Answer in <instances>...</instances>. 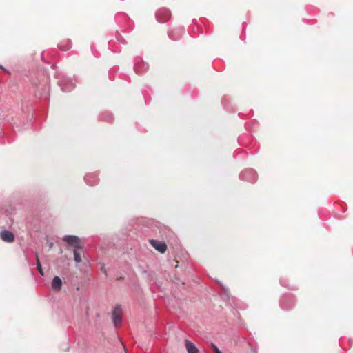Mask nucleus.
I'll use <instances>...</instances> for the list:
<instances>
[{"label":"nucleus","mask_w":353,"mask_h":353,"mask_svg":"<svg viewBox=\"0 0 353 353\" xmlns=\"http://www.w3.org/2000/svg\"><path fill=\"white\" fill-rule=\"evenodd\" d=\"M84 245L85 242L77 236L68 234V247L72 248L74 261L77 264L82 263L85 257Z\"/></svg>","instance_id":"obj_1"},{"label":"nucleus","mask_w":353,"mask_h":353,"mask_svg":"<svg viewBox=\"0 0 353 353\" xmlns=\"http://www.w3.org/2000/svg\"><path fill=\"white\" fill-rule=\"evenodd\" d=\"M257 173L252 168H248L242 171L239 174L241 180L248 181L251 183H254L257 180Z\"/></svg>","instance_id":"obj_2"},{"label":"nucleus","mask_w":353,"mask_h":353,"mask_svg":"<svg viewBox=\"0 0 353 353\" xmlns=\"http://www.w3.org/2000/svg\"><path fill=\"white\" fill-rule=\"evenodd\" d=\"M171 16L170 11L165 8L159 9L156 12L157 20L159 23H165L169 20Z\"/></svg>","instance_id":"obj_3"},{"label":"nucleus","mask_w":353,"mask_h":353,"mask_svg":"<svg viewBox=\"0 0 353 353\" xmlns=\"http://www.w3.org/2000/svg\"><path fill=\"white\" fill-rule=\"evenodd\" d=\"M185 33V29L183 27H176L168 31V34L173 41H177L180 39L182 35Z\"/></svg>","instance_id":"obj_4"},{"label":"nucleus","mask_w":353,"mask_h":353,"mask_svg":"<svg viewBox=\"0 0 353 353\" xmlns=\"http://www.w3.org/2000/svg\"><path fill=\"white\" fill-rule=\"evenodd\" d=\"M149 68L148 63L144 62L141 59H137L134 65V70L137 74H141L142 72L148 71Z\"/></svg>","instance_id":"obj_5"},{"label":"nucleus","mask_w":353,"mask_h":353,"mask_svg":"<svg viewBox=\"0 0 353 353\" xmlns=\"http://www.w3.org/2000/svg\"><path fill=\"white\" fill-rule=\"evenodd\" d=\"M280 305L283 310H290L294 307L293 298L290 295L283 296L280 301Z\"/></svg>","instance_id":"obj_6"},{"label":"nucleus","mask_w":353,"mask_h":353,"mask_svg":"<svg viewBox=\"0 0 353 353\" xmlns=\"http://www.w3.org/2000/svg\"><path fill=\"white\" fill-rule=\"evenodd\" d=\"M121 310H122L121 306L119 305H117L114 307V310L112 312V318L113 323L116 327H118V323H120L122 319L121 316Z\"/></svg>","instance_id":"obj_7"},{"label":"nucleus","mask_w":353,"mask_h":353,"mask_svg":"<svg viewBox=\"0 0 353 353\" xmlns=\"http://www.w3.org/2000/svg\"><path fill=\"white\" fill-rule=\"evenodd\" d=\"M150 242L152 246L160 253L163 254L166 251L167 245L164 242L154 239L150 240Z\"/></svg>","instance_id":"obj_8"},{"label":"nucleus","mask_w":353,"mask_h":353,"mask_svg":"<svg viewBox=\"0 0 353 353\" xmlns=\"http://www.w3.org/2000/svg\"><path fill=\"white\" fill-rule=\"evenodd\" d=\"M0 237L3 241L7 243H12L14 240V234L7 230H3L0 232Z\"/></svg>","instance_id":"obj_9"},{"label":"nucleus","mask_w":353,"mask_h":353,"mask_svg":"<svg viewBox=\"0 0 353 353\" xmlns=\"http://www.w3.org/2000/svg\"><path fill=\"white\" fill-rule=\"evenodd\" d=\"M84 180L88 185L93 186L98 183L99 178L95 173H89L85 175Z\"/></svg>","instance_id":"obj_10"},{"label":"nucleus","mask_w":353,"mask_h":353,"mask_svg":"<svg viewBox=\"0 0 353 353\" xmlns=\"http://www.w3.org/2000/svg\"><path fill=\"white\" fill-rule=\"evenodd\" d=\"M184 344L188 353H199L198 347L190 340L185 339Z\"/></svg>","instance_id":"obj_11"},{"label":"nucleus","mask_w":353,"mask_h":353,"mask_svg":"<svg viewBox=\"0 0 353 353\" xmlns=\"http://www.w3.org/2000/svg\"><path fill=\"white\" fill-rule=\"evenodd\" d=\"M63 285V282L61 278L58 276H55L52 281L51 288L54 291H59Z\"/></svg>","instance_id":"obj_12"},{"label":"nucleus","mask_w":353,"mask_h":353,"mask_svg":"<svg viewBox=\"0 0 353 353\" xmlns=\"http://www.w3.org/2000/svg\"><path fill=\"white\" fill-rule=\"evenodd\" d=\"M101 119L107 122L113 121V115L111 112H104L101 114Z\"/></svg>","instance_id":"obj_13"},{"label":"nucleus","mask_w":353,"mask_h":353,"mask_svg":"<svg viewBox=\"0 0 353 353\" xmlns=\"http://www.w3.org/2000/svg\"><path fill=\"white\" fill-rule=\"evenodd\" d=\"M116 39L120 43H122V44H125L126 42H125V39L123 38V37L119 34V33H117V35H116Z\"/></svg>","instance_id":"obj_14"},{"label":"nucleus","mask_w":353,"mask_h":353,"mask_svg":"<svg viewBox=\"0 0 353 353\" xmlns=\"http://www.w3.org/2000/svg\"><path fill=\"white\" fill-rule=\"evenodd\" d=\"M37 268L39 272V274L42 276L44 275V272L43 271V269H42V267H41V264L38 259V257L37 256Z\"/></svg>","instance_id":"obj_15"},{"label":"nucleus","mask_w":353,"mask_h":353,"mask_svg":"<svg viewBox=\"0 0 353 353\" xmlns=\"http://www.w3.org/2000/svg\"><path fill=\"white\" fill-rule=\"evenodd\" d=\"M75 87V84L74 83H72V81L69 82L68 81V85H67V88H68V92L74 89Z\"/></svg>","instance_id":"obj_16"},{"label":"nucleus","mask_w":353,"mask_h":353,"mask_svg":"<svg viewBox=\"0 0 353 353\" xmlns=\"http://www.w3.org/2000/svg\"><path fill=\"white\" fill-rule=\"evenodd\" d=\"M221 288H222V290L223 291V293L225 295V296L229 299V292H228V289L226 288L225 287L223 286V285L221 284Z\"/></svg>","instance_id":"obj_17"},{"label":"nucleus","mask_w":353,"mask_h":353,"mask_svg":"<svg viewBox=\"0 0 353 353\" xmlns=\"http://www.w3.org/2000/svg\"><path fill=\"white\" fill-rule=\"evenodd\" d=\"M211 347L215 351L216 353H218L221 351L214 343H211Z\"/></svg>","instance_id":"obj_18"},{"label":"nucleus","mask_w":353,"mask_h":353,"mask_svg":"<svg viewBox=\"0 0 353 353\" xmlns=\"http://www.w3.org/2000/svg\"><path fill=\"white\" fill-rule=\"evenodd\" d=\"M258 350L257 347L251 346V353H257Z\"/></svg>","instance_id":"obj_19"},{"label":"nucleus","mask_w":353,"mask_h":353,"mask_svg":"<svg viewBox=\"0 0 353 353\" xmlns=\"http://www.w3.org/2000/svg\"><path fill=\"white\" fill-rule=\"evenodd\" d=\"M101 271L103 272L107 276L106 269L104 265L101 266L100 268Z\"/></svg>","instance_id":"obj_20"},{"label":"nucleus","mask_w":353,"mask_h":353,"mask_svg":"<svg viewBox=\"0 0 353 353\" xmlns=\"http://www.w3.org/2000/svg\"><path fill=\"white\" fill-rule=\"evenodd\" d=\"M48 245L49 248H52V246H53V243H52V242H48Z\"/></svg>","instance_id":"obj_21"},{"label":"nucleus","mask_w":353,"mask_h":353,"mask_svg":"<svg viewBox=\"0 0 353 353\" xmlns=\"http://www.w3.org/2000/svg\"><path fill=\"white\" fill-rule=\"evenodd\" d=\"M70 48H71V46H70V41H69V40H68V47H67L68 50Z\"/></svg>","instance_id":"obj_22"},{"label":"nucleus","mask_w":353,"mask_h":353,"mask_svg":"<svg viewBox=\"0 0 353 353\" xmlns=\"http://www.w3.org/2000/svg\"><path fill=\"white\" fill-rule=\"evenodd\" d=\"M62 239L64 241H66V235L63 236Z\"/></svg>","instance_id":"obj_23"},{"label":"nucleus","mask_w":353,"mask_h":353,"mask_svg":"<svg viewBox=\"0 0 353 353\" xmlns=\"http://www.w3.org/2000/svg\"><path fill=\"white\" fill-rule=\"evenodd\" d=\"M281 285L286 286V285H285V283H283V281H282V280H281Z\"/></svg>","instance_id":"obj_24"},{"label":"nucleus","mask_w":353,"mask_h":353,"mask_svg":"<svg viewBox=\"0 0 353 353\" xmlns=\"http://www.w3.org/2000/svg\"><path fill=\"white\" fill-rule=\"evenodd\" d=\"M85 259V261H87V259H85V256L83 258V260Z\"/></svg>","instance_id":"obj_25"},{"label":"nucleus","mask_w":353,"mask_h":353,"mask_svg":"<svg viewBox=\"0 0 353 353\" xmlns=\"http://www.w3.org/2000/svg\"><path fill=\"white\" fill-rule=\"evenodd\" d=\"M0 68H3V69H4L1 65H0Z\"/></svg>","instance_id":"obj_26"}]
</instances>
